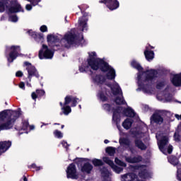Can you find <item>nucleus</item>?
Segmentation results:
<instances>
[{
	"instance_id": "nucleus-20",
	"label": "nucleus",
	"mask_w": 181,
	"mask_h": 181,
	"mask_svg": "<svg viewBox=\"0 0 181 181\" xmlns=\"http://www.w3.org/2000/svg\"><path fill=\"white\" fill-rule=\"evenodd\" d=\"M93 168L94 167L93 166V165H91V163H90L89 162H86L83 165V166L81 167V171L83 173H87V175H90Z\"/></svg>"
},
{
	"instance_id": "nucleus-11",
	"label": "nucleus",
	"mask_w": 181,
	"mask_h": 181,
	"mask_svg": "<svg viewBox=\"0 0 181 181\" xmlns=\"http://www.w3.org/2000/svg\"><path fill=\"white\" fill-rule=\"evenodd\" d=\"M99 4H104L111 11H117L119 8V1L118 0H100Z\"/></svg>"
},
{
	"instance_id": "nucleus-46",
	"label": "nucleus",
	"mask_w": 181,
	"mask_h": 181,
	"mask_svg": "<svg viewBox=\"0 0 181 181\" xmlns=\"http://www.w3.org/2000/svg\"><path fill=\"white\" fill-rule=\"evenodd\" d=\"M173 138L175 142H180V134H179V132H175Z\"/></svg>"
},
{
	"instance_id": "nucleus-51",
	"label": "nucleus",
	"mask_w": 181,
	"mask_h": 181,
	"mask_svg": "<svg viewBox=\"0 0 181 181\" xmlns=\"http://www.w3.org/2000/svg\"><path fill=\"white\" fill-rule=\"evenodd\" d=\"M9 19L11 22H18V16L16 15L9 16Z\"/></svg>"
},
{
	"instance_id": "nucleus-44",
	"label": "nucleus",
	"mask_w": 181,
	"mask_h": 181,
	"mask_svg": "<svg viewBox=\"0 0 181 181\" xmlns=\"http://www.w3.org/2000/svg\"><path fill=\"white\" fill-rule=\"evenodd\" d=\"M103 162H105V163H107V165H109L110 168L114 165V161H112V160L110 159V158L108 157H104Z\"/></svg>"
},
{
	"instance_id": "nucleus-6",
	"label": "nucleus",
	"mask_w": 181,
	"mask_h": 181,
	"mask_svg": "<svg viewBox=\"0 0 181 181\" xmlns=\"http://www.w3.org/2000/svg\"><path fill=\"white\" fill-rule=\"evenodd\" d=\"M24 66H25V70L28 71V78L29 81H32L33 77H36V78H39L40 77V74H39V71L36 69L35 66L32 64V63L29 62H25Z\"/></svg>"
},
{
	"instance_id": "nucleus-40",
	"label": "nucleus",
	"mask_w": 181,
	"mask_h": 181,
	"mask_svg": "<svg viewBox=\"0 0 181 181\" xmlns=\"http://www.w3.org/2000/svg\"><path fill=\"white\" fill-rule=\"evenodd\" d=\"M168 160L170 163H171V165H173L174 166H177V165H179V160H177V158H176L175 157H170Z\"/></svg>"
},
{
	"instance_id": "nucleus-22",
	"label": "nucleus",
	"mask_w": 181,
	"mask_h": 181,
	"mask_svg": "<svg viewBox=\"0 0 181 181\" xmlns=\"http://www.w3.org/2000/svg\"><path fill=\"white\" fill-rule=\"evenodd\" d=\"M148 47L144 50V56L147 62H152L155 59V52L153 50H149Z\"/></svg>"
},
{
	"instance_id": "nucleus-5",
	"label": "nucleus",
	"mask_w": 181,
	"mask_h": 181,
	"mask_svg": "<svg viewBox=\"0 0 181 181\" xmlns=\"http://www.w3.org/2000/svg\"><path fill=\"white\" fill-rule=\"evenodd\" d=\"M3 6H0V13H2L6 9L8 10L9 13H18V12H25L21 4L18 2V0H11L8 4H3Z\"/></svg>"
},
{
	"instance_id": "nucleus-64",
	"label": "nucleus",
	"mask_w": 181,
	"mask_h": 181,
	"mask_svg": "<svg viewBox=\"0 0 181 181\" xmlns=\"http://www.w3.org/2000/svg\"><path fill=\"white\" fill-rule=\"evenodd\" d=\"M23 181H28V177H26L25 175L23 177Z\"/></svg>"
},
{
	"instance_id": "nucleus-34",
	"label": "nucleus",
	"mask_w": 181,
	"mask_h": 181,
	"mask_svg": "<svg viewBox=\"0 0 181 181\" xmlns=\"http://www.w3.org/2000/svg\"><path fill=\"white\" fill-rule=\"evenodd\" d=\"M92 163L95 168L98 166H103V165H104V162H103L102 160L98 158L93 159Z\"/></svg>"
},
{
	"instance_id": "nucleus-52",
	"label": "nucleus",
	"mask_w": 181,
	"mask_h": 181,
	"mask_svg": "<svg viewBox=\"0 0 181 181\" xmlns=\"http://www.w3.org/2000/svg\"><path fill=\"white\" fill-rule=\"evenodd\" d=\"M29 168H32L33 169H35L37 172L38 170H40L42 169V167L36 165L35 163H33L31 165L29 166Z\"/></svg>"
},
{
	"instance_id": "nucleus-54",
	"label": "nucleus",
	"mask_w": 181,
	"mask_h": 181,
	"mask_svg": "<svg viewBox=\"0 0 181 181\" xmlns=\"http://www.w3.org/2000/svg\"><path fill=\"white\" fill-rule=\"evenodd\" d=\"M40 32H42V33H45V32H47V26L43 25L40 28Z\"/></svg>"
},
{
	"instance_id": "nucleus-25",
	"label": "nucleus",
	"mask_w": 181,
	"mask_h": 181,
	"mask_svg": "<svg viewBox=\"0 0 181 181\" xmlns=\"http://www.w3.org/2000/svg\"><path fill=\"white\" fill-rule=\"evenodd\" d=\"M59 105L62 107L61 110L62 112L60 113V115H69L71 112V107L69 105H64L62 102H59Z\"/></svg>"
},
{
	"instance_id": "nucleus-37",
	"label": "nucleus",
	"mask_w": 181,
	"mask_h": 181,
	"mask_svg": "<svg viewBox=\"0 0 181 181\" xmlns=\"http://www.w3.org/2000/svg\"><path fill=\"white\" fill-rule=\"evenodd\" d=\"M114 103H115L117 105H122L125 104L126 102L124 99H122L119 96H117L114 100Z\"/></svg>"
},
{
	"instance_id": "nucleus-31",
	"label": "nucleus",
	"mask_w": 181,
	"mask_h": 181,
	"mask_svg": "<svg viewBox=\"0 0 181 181\" xmlns=\"http://www.w3.org/2000/svg\"><path fill=\"white\" fill-rule=\"evenodd\" d=\"M139 176L141 179H148V177H150L151 174H149L148 170L144 169L139 172Z\"/></svg>"
},
{
	"instance_id": "nucleus-30",
	"label": "nucleus",
	"mask_w": 181,
	"mask_h": 181,
	"mask_svg": "<svg viewBox=\"0 0 181 181\" xmlns=\"http://www.w3.org/2000/svg\"><path fill=\"white\" fill-rule=\"evenodd\" d=\"M131 66L133 67V69H136V70H138V71H143L144 67L141 66V64L139 62H136V60H133L131 62Z\"/></svg>"
},
{
	"instance_id": "nucleus-26",
	"label": "nucleus",
	"mask_w": 181,
	"mask_h": 181,
	"mask_svg": "<svg viewBox=\"0 0 181 181\" xmlns=\"http://www.w3.org/2000/svg\"><path fill=\"white\" fill-rule=\"evenodd\" d=\"M12 146L11 141H0V151H8Z\"/></svg>"
},
{
	"instance_id": "nucleus-36",
	"label": "nucleus",
	"mask_w": 181,
	"mask_h": 181,
	"mask_svg": "<svg viewBox=\"0 0 181 181\" xmlns=\"http://www.w3.org/2000/svg\"><path fill=\"white\" fill-rule=\"evenodd\" d=\"M111 168L112 169V170H114V172H115V173H121V172H122V170H124V168L115 165L113 163V165L111 166Z\"/></svg>"
},
{
	"instance_id": "nucleus-43",
	"label": "nucleus",
	"mask_w": 181,
	"mask_h": 181,
	"mask_svg": "<svg viewBox=\"0 0 181 181\" xmlns=\"http://www.w3.org/2000/svg\"><path fill=\"white\" fill-rule=\"evenodd\" d=\"M53 134L55 138H58V139H62V138H63V133L58 129L54 130Z\"/></svg>"
},
{
	"instance_id": "nucleus-18",
	"label": "nucleus",
	"mask_w": 181,
	"mask_h": 181,
	"mask_svg": "<svg viewBox=\"0 0 181 181\" xmlns=\"http://www.w3.org/2000/svg\"><path fill=\"white\" fill-rule=\"evenodd\" d=\"M13 122H12L11 117L8 118V121L0 124V131H8V129H12L13 128Z\"/></svg>"
},
{
	"instance_id": "nucleus-9",
	"label": "nucleus",
	"mask_w": 181,
	"mask_h": 181,
	"mask_svg": "<svg viewBox=\"0 0 181 181\" xmlns=\"http://www.w3.org/2000/svg\"><path fill=\"white\" fill-rule=\"evenodd\" d=\"M122 106H117L116 108L112 107L113 115H112V121L115 123L117 128L119 129L121 128L119 123L121 122V111H122Z\"/></svg>"
},
{
	"instance_id": "nucleus-61",
	"label": "nucleus",
	"mask_w": 181,
	"mask_h": 181,
	"mask_svg": "<svg viewBox=\"0 0 181 181\" xmlns=\"http://www.w3.org/2000/svg\"><path fill=\"white\" fill-rule=\"evenodd\" d=\"M143 166H145V165H134L133 167V169H134V170H139V168H143Z\"/></svg>"
},
{
	"instance_id": "nucleus-29",
	"label": "nucleus",
	"mask_w": 181,
	"mask_h": 181,
	"mask_svg": "<svg viewBox=\"0 0 181 181\" xmlns=\"http://www.w3.org/2000/svg\"><path fill=\"white\" fill-rule=\"evenodd\" d=\"M97 97L99 98V100H100V101H102V103L108 101V97H107V95L103 90H99L97 94Z\"/></svg>"
},
{
	"instance_id": "nucleus-38",
	"label": "nucleus",
	"mask_w": 181,
	"mask_h": 181,
	"mask_svg": "<svg viewBox=\"0 0 181 181\" xmlns=\"http://www.w3.org/2000/svg\"><path fill=\"white\" fill-rule=\"evenodd\" d=\"M112 107V105L110 103H105L102 105V107L107 112H111Z\"/></svg>"
},
{
	"instance_id": "nucleus-21",
	"label": "nucleus",
	"mask_w": 181,
	"mask_h": 181,
	"mask_svg": "<svg viewBox=\"0 0 181 181\" xmlns=\"http://www.w3.org/2000/svg\"><path fill=\"white\" fill-rule=\"evenodd\" d=\"M142 156L137 155L134 157L128 156L125 158L126 162L127 163H139V162H142Z\"/></svg>"
},
{
	"instance_id": "nucleus-15",
	"label": "nucleus",
	"mask_w": 181,
	"mask_h": 181,
	"mask_svg": "<svg viewBox=\"0 0 181 181\" xmlns=\"http://www.w3.org/2000/svg\"><path fill=\"white\" fill-rule=\"evenodd\" d=\"M28 33L35 40V42H37L38 43L40 42H43V40H45L43 33H37V32L33 31L32 30H28Z\"/></svg>"
},
{
	"instance_id": "nucleus-45",
	"label": "nucleus",
	"mask_w": 181,
	"mask_h": 181,
	"mask_svg": "<svg viewBox=\"0 0 181 181\" xmlns=\"http://www.w3.org/2000/svg\"><path fill=\"white\" fill-rule=\"evenodd\" d=\"M36 93H37V95L38 96V98L43 97L46 94V92L42 89H37Z\"/></svg>"
},
{
	"instance_id": "nucleus-35",
	"label": "nucleus",
	"mask_w": 181,
	"mask_h": 181,
	"mask_svg": "<svg viewBox=\"0 0 181 181\" xmlns=\"http://www.w3.org/2000/svg\"><path fill=\"white\" fill-rule=\"evenodd\" d=\"M119 143L120 145H126V146L131 145V141H129V139L127 138L119 139Z\"/></svg>"
},
{
	"instance_id": "nucleus-63",
	"label": "nucleus",
	"mask_w": 181,
	"mask_h": 181,
	"mask_svg": "<svg viewBox=\"0 0 181 181\" xmlns=\"http://www.w3.org/2000/svg\"><path fill=\"white\" fill-rule=\"evenodd\" d=\"M177 180L181 181V173L177 175Z\"/></svg>"
},
{
	"instance_id": "nucleus-56",
	"label": "nucleus",
	"mask_w": 181,
	"mask_h": 181,
	"mask_svg": "<svg viewBox=\"0 0 181 181\" xmlns=\"http://www.w3.org/2000/svg\"><path fill=\"white\" fill-rule=\"evenodd\" d=\"M31 98L34 100V101H36V99L39 98V97L37 96V93L36 92H33L31 93Z\"/></svg>"
},
{
	"instance_id": "nucleus-2",
	"label": "nucleus",
	"mask_w": 181,
	"mask_h": 181,
	"mask_svg": "<svg viewBox=\"0 0 181 181\" xmlns=\"http://www.w3.org/2000/svg\"><path fill=\"white\" fill-rule=\"evenodd\" d=\"M22 115V112L21 109L18 110H4L0 112V121H8L11 118L13 122V127L15 125V122L18 118Z\"/></svg>"
},
{
	"instance_id": "nucleus-58",
	"label": "nucleus",
	"mask_w": 181,
	"mask_h": 181,
	"mask_svg": "<svg viewBox=\"0 0 181 181\" xmlns=\"http://www.w3.org/2000/svg\"><path fill=\"white\" fill-rule=\"evenodd\" d=\"M62 146H64V148H65L66 149H67V148H69V144H67V141H62Z\"/></svg>"
},
{
	"instance_id": "nucleus-27",
	"label": "nucleus",
	"mask_w": 181,
	"mask_h": 181,
	"mask_svg": "<svg viewBox=\"0 0 181 181\" xmlns=\"http://www.w3.org/2000/svg\"><path fill=\"white\" fill-rule=\"evenodd\" d=\"M28 128H29V121L28 120H23L21 127L15 126L16 131H27Z\"/></svg>"
},
{
	"instance_id": "nucleus-13",
	"label": "nucleus",
	"mask_w": 181,
	"mask_h": 181,
	"mask_svg": "<svg viewBox=\"0 0 181 181\" xmlns=\"http://www.w3.org/2000/svg\"><path fill=\"white\" fill-rule=\"evenodd\" d=\"M158 77V71L156 69H150L146 71V77L144 81H153Z\"/></svg>"
},
{
	"instance_id": "nucleus-53",
	"label": "nucleus",
	"mask_w": 181,
	"mask_h": 181,
	"mask_svg": "<svg viewBox=\"0 0 181 181\" xmlns=\"http://www.w3.org/2000/svg\"><path fill=\"white\" fill-rule=\"evenodd\" d=\"M88 67H90V66H86V67L81 66H79V71L81 73H86V69H88Z\"/></svg>"
},
{
	"instance_id": "nucleus-60",
	"label": "nucleus",
	"mask_w": 181,
	"mask_h": 181,
	"mask_svg": "<svg viewBox=\"0 0 181 181\" xmlns=\"http://www.w3.org/2000/svg\"><path fill=\"white\" fill-rule=\"evenodd\" d=\"M32 4H26L25 6V9L27 11H32Z\"/></svg>"
},
{
	"instance_id": "nucleus-7",
	"label": "nucleus",
	"mask_w": 181,
	"mask_h": 181,
	"mask_svg": "<svg viewBox=\"0 0 181 181\" xmlns=\"http://www.w3.org/2000/svg\"><path fill=\"white\" fill-rule=\"evenodd\" d=\"M54 52L49 49V47L46 45H42V48L40 49L38 53V57L40 60L53 59Z\"/></svg>"
},
{
	"instance_id": "nucleus-12",
	"label": "nucleus",
	"mask_w": 181,
	"mask_h": 181,
	"mask_svg": "<svg viewBox=\"0 0 181 181\" xmlns=\"http://www.w3.org/2000/svg\"><path fill=\"white\" fill-rule=\"evenodd\" d=\"M47 41L49 47H52V49H54V47H60V45L56 44L59 43V42L61 41L60 38H59V36L57 35L49 34L47 36Z\"/></svg>"
},
{
	"instance_id": "nucleus-1",
	"label": "nucleus",
	"mask_w": 181,
	"mask_h": 181,
	"mask_svg": "<svg viewBox=\"0 0 181 181\" xmlns=\"http://www.w3.org/2000/svg\"><path fill=\"white\" fill-rule=\"evenodd\" d=\"M88 57L87 59V63L89 67L94 71H102V73H107L105 76L100 74H96L95 76H92L93 83H96L98 86H103L107 80H115L117 74L115 69L105 62L104 59L98 58L97 53L95 52H88Z\"/></svg>"
},
{
	"instance_id": "nucleus-59",
	"label": "nucleus",
	"mask_w": 181,
	"mask_h": 181,
	"mask_svg": "<svg viewBox=\"0 0 181 181\" xmlns=\"http://www.w3.org/2000/svg\"><path fill=\"white\" fill-rule=\"evenodd\" d=\"M19 88L22 90H25V82H21L19 83Z\"/></svg>"
},
{
	"instance_id": "nucleus-62",
	"label": "nucleus",
	"mask_w": 181,
	"mask_h": 181,
	"mask_svg": "<svg viewBox=\"0 0 181 181\" xmlns=\"http://www.w3.org/2000/svg\"><path fill=\"white\" fill-rule=\"evenodd\" d=\"M129 151L131 152V153H135V152H136L134 147H129Z\"/></svg>"
},
{
	"instance_id": "nucleus-42",
	"label": "nucleus",
	"mask_w": 181,
	"mask_h": 181,
	"mask_svg": "<svg viewBox=\"0 0 181 181\" xmlns=\"http://www.w3.org/2000/svg\"><path fill=\"white\" fill-rule=\"evenodd\" d=\"M101 176L102 177H110V171H108V169L103 168L101 170Z\"/></svg>"
},
{
	"instance_id": "nucleus-23",
	"label": "nucleus",
	"mask_w": 181,
	"mask_h": 181,
	"mask_svg": "<svg viewBox=\"0 0 181 181\" xmlns=\"http://www.w3.org/2000/svg\"><path fill=\"white\" fill-rule=\"evenodd\" d=\"M123 115H125V117L134 118V117L136 115V113L135 112V110H134V109H132L131 107H127L123 110Z\"/></svg>"
},
{
	"instance_id": "nucleus-32",
	"label": "nucleus",
	"mask_w": 181,
	"mask_h": 181,
	"mask_svg": "<svg viewBox=\"0 0 181 181\" xmlns=\"http://www.w3.org/2000/svg\"><path fill=\"white\" fill-rule=\"evenodd\" d=\"M132 119H126L124 121L122 122V127L124 128V129H129L131 127H132Z\"/></svg>"
},
{
	"instance_id": "nucleus-39",
	"label": "nucleus",
	"mask_w": 181,
	"mask_h": 181,
	"mask_svg": "<svg viewBox=\"0 0 181 181\" xmlns=\"http://www.w3.org/2000/svg\"><path fill=\"white\" fill-rule=\"evenodd\" d=\"M115 162L116 165H118L119 166H122L123 168H127V164L125 163V162L121 160L119 158H115Z\"/></svg>"
},
{
	"instance_id": "nucleus-41",
	"label": "nucleus",
	"mask_w": 181,
	"mask_h": 181,
	"mask_svg": "<svg viewBox=\"0 0 181 181\" xmlns=\"http://www.w3.org/2000/svg\"><path fill=\"white\" fill-rule=\"evenodd\" d=\"M86 160V158H76L74 160L75 163L77 165V166H83V162Z\"/></svg>"
},
{
	"instance_id": "nucleus-33",
	"label": "nucleus",
	"mask_w": 181,
	"mask_h": 181,
	"mask_svg": "<svg viewBox=\"0 0 181 181\" xmlns=\"http://www.w3.org/2000/svg\"><path fill=\"white\" fill-rule=\"evenodd\" d=\"M115 147L112 146H108L105 148V152L109 155V156H114V155H115Z\"/></svg>"
},
{
	"instance_id": "nucleus-4",
	"label": "nucleus",
	"mask_w": 181,
	"mask_h": 181,
	"mask_svg": "<svg viewBox=\"0 0 181 181\" xmlns=\"http://www.w3.org/2000/svg\"><path fill=\"white\" fill-rule=\"evenodd\" d=\"M19 52H21V46L19 45L6 46L5 54L8 62L13 63V61L19 57Z\"/></svg>"
},
{
	"instance_id": "nucleus-24",
	"label": "nucleus",
	"mask_w": 181,
	"mask_h": 181,
	"mask_svg": "<svg viewBox=\"0 0 181 181\" xmlns=\"http://www.w3.org/2000/svg\"><path fill=\"white\" fill-rule=\"evenodd\" d=\"M134 145L136 148H138V149H140L141 151H146L148 148V146H146L145 143L139 139H135Z\"/></svg>"
},
{
	"instance_id": "nucleus-47",
	"label": "nucleus",
	"mask_w": 181,
	"mask_h": 181,
	"mask_svg": "<svg viewBox=\"0 0 181 181\" xmlns=\"http://www.w3.org/2000/svg\"><path fill=\"white\" fill-rule=\"evenodd\" d=\"M172 100H173L172 93H168L165 95V101H167V103H171Z\"/></svg>"
},
{
	"instance_id": "nucleus-14",
	"label": "nucleus",
	"mask_w": 181,
	"mask_h": 181,
	"mask_svg": "<svg viewBox=\"0 0 181 181\" xmlns=\"http://www.w3.org/2000/svg\"><path fill=\"white\" fill-rule=\"evenodd\" d=\"M168 143L169 138L166 136H163L160 141L158 143V148L163 153H166V148L165 147L166 145H168Z\"/></svg>"
},
{
	"instance_id": "nucleus-57",
	"label": "nucleus",
	"mask_w": 181,
	"mask_h": 181,
	"mask_svg": "<svg viewBox=\"0 0 181 181\" xmlns=\"http://www.w3.org/2000/svg\"><path fill=\"white\" fill-rule=\"evenodd\" d=\"M16 77H23V72L21 71H18L16 73Z\"/></svg>"
},
{
	"instance_id": "nucleus-48",
	"label": "nucleus",
	"mask_w": 181,
	"mask_h": 181,
	"mask_svg": "<svg viewBox=\"0 0 181 181\" xmlns=\"http://www.w3.org/2000/svg\"><path fill=\"white\" fill-rule=\"evenodd\" d=\"M28 2H30L33 6H36V5H39V2H41V0H27Z\"/></svg>"
},
{
	"instance_id": "nucleus-19",
	"label": "nucleus",
	"mask_w": 181,
	"mask_h": 181,
	"mask_svg": "<svg viewBox=\"0 0 181 181\" xmlns=\"http://www.w3.org/2000/svg\"><path fill=\"white\" fill-rule=\"evenodd\" d=\"M170 81L175 87H181V73L174 74Z\"/></svg>"
},
{
	"instance_id": "nucleus-8",
	"label": "nucleus",
	"mask_w": 181,
	"mask_h": 181,
	"mask_svg": "<svg viewBox=\"0 0 181 181\" xmlns=\"http://www.w3.org/2000/svg\"><path fill=\"white\" fill-rule=\"evenodd\" d=\"M78 8H79L83 16L81 18H79L78 19V23H79V26H81V31L84 32V30H88V27L87 26V22H88V18H87V16H88V13L83 11V9L81 8V7H80V6H78Z\"/></svg>"
},
{
	"instance_id": "nucleus-17",
	"label": "nucleus",
	"mask_w": 181,
	"mask_h": 181,
	"mask_svg": "<svg viewBox=\"0 0 181 181\" xmlns=\"http://www.w3.org/2000/svg\"><path fill=\"white\" fill-rule=\"evenodd\" d=\"M151 122H154V124H157L158 125H162L163 124V117L160 115V114L158 112H154L151 117Z\"/></svg>"
},
{
	"instance_id": "nucleus-16",
	"label": "nucleus",
	"mask_w": 181,
	"mask_h": 181,
	"mask_svg": "<svg viewBox=\"0 0 181 181\" xmlns=\"http://www.w3.org/2000/svg\"><path fill=\"white\" fill-rule=\"evenodd\" d=\"M77 100H78V98L73 97V95H68L64 98V105H69L70 103H72L71 107H76Z\"/></svg>"
},
{
	"instance_id": "nucleus-10",
	"label": "nucleus",
	"mask_w": 181,
	"mask_h": 181,
	"mask_svg": "<svg viewBox=\"0 0 181 181\" xmlns=\"http://www.w3.org/2000/svg\"><path fill=\"white\" fill-rule=\"evenodd\" d=\"M66 173L67 179H78V175H77V168H76V164L73 163L69 164L66 168Z\"/></svg>"
},
{
	"instance_id": "nucleus-3",
	"label": "nucleus",
	"mask_w": 181,
	"mask_h": 181,
	"mask_svg": "<svg viewBox=\"0 0 181 181\" xmlns=\"http://www.w3.org/2000/svg\"><path fill=\"white\" fill-rule=\"evenodd\" d=\"M61 42H66L69 46H71L73 45H76L77 46H83L81 42H86L84 40V36H81V39H78V36L76 35V33H73L71 32H68L64 35V37L61 39Z\"/></svg>"
},
{
	"instance_id": "nucleus-49",
	"label": "nucleus",
	"mask_w": 181,
	"mask_h": 181,
	"mask_svg": "<svg viewBox=\"0 0 181 181\" xmlns=\"http://www.w3.org/2000/svg\"><path fill=\"white\" fill-rule=\"evenodd\" d=\"M165 87V81H160L156 84V88L157 90H160V88Z\"/></svg>"
},
{
	"instance_id": "nucleus-28",
	"label": "nucleus",
	"mask_w": 181,
	"mask_h": 181,
	"mask_svg": "<svg viewBox=\"0 0 181 181\" xmlns=\"http://www.w3.org/2000/svg\"><path fill=\"white\" fill-rule=\"evenodd\" d=\"M143 76L144 74L141 73V71L137 74L138 86L143 88V90H145V83L146 81H144L145 79H142Z\"/></svg>"
},
{
	"instance_id": "nucleus-55",
	"label": "nucleus",
	"mask_w": 181,
	"mask_h": 181,
	"mask_svg": "<svg viewBox=\"0 0 181 181\" xmlns=\"http://www.w3.org/2000/svg\"><path fill=\"white\" fill-rule=\"evenodd\" d=\"M167 152L168 153H169V155H170V153H172V152H173V145H169L168 148H167Z\"/></svg>"
},
{
	"instance_id": "nucleus-50",
	"label": "nucleus",
	"mask_w": 181,
	"mask_h": 181,
	"mask_svg": "<svg viewBox=\"0 0 181 181\" xmlns=\"http://www.w3.org/2000/svg\"><path fill=\"white\" fill-rule=\"evenodd\" d=\"M120 90H121L120 88H116L115 90H114V88H111V90H112L113 95H118V94H119Z\"/></svg>"
}]
</instances>
